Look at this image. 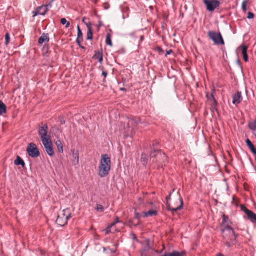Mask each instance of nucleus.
Segmentation results:
<instances>
[{
  "label": "nucleus",
  "instance_id": "nucleus-23",
  "mask_svg": "<svg viewBox=\"0 0 256 256\" xmlns=\"http://www.w3.org/2000/svg\"><path fill=\"white\" fill-rule=\"evenodd\" d=\"M42 142L45 149H47L48 148H49L50 146H51L52 144L50 138L42 140Z\"/></svg>",
  "mask_w": 256,
  "mask_h": 256
},
{
  "label": "nucleus",
  "instance_id": "nucleus-48",
  "mask_svg": "<svg viewBox=\"0 0 256 256\" xmlns=\"http://www.w3.org/2000/svg\"><path fill=\"white\" fill-rule=\"evenodd\" d=\"M172 52V50H170L169 52H168V54H170Z\"/></svg>",
  "mask_w": 256,
  "mask_h": 256
},
{
  "label": "nucleus",
  "instance_id": "nucleus-15",
  "mask_svg": "<svg viewBox=\"0 0 256 256\" xmlns=\"http://www.w3.org/2000/svg\"><path fill=\"white\" fill-rule=\"evenodd\" d=\"M50 41V38L48 34H42V36L38 39V43L42 44L45 42H48Z\"/></svg>",
  "mask_w": 256,
  "mask_h": 256
},
{
  "label": "nucleus",
  "instance_id": "nucleus-17",
  "mask_svg": "<svg viewBox=\"0 0 256 256\" xmlns=\"http://www.w3.org/2000/svg\"><path fill=\"white\" fill-rule=\"evenodd\" d=\"M240 48H242V54L243 56L244 60L246 62H248V57L247 54L248 46L244 45L242 46Z\"/></svg>",
  "mask_w": 256,
  "mask_h": 256
},
{
  "label": "nucleus",
  "instance_id": "nucleus-50",
  "mask_svg": "<svg viewBox=\"0 0 256 256\" xmlns=\"http://www.w3.org/2000/svg\"><path fill=\"white\" fill-rule=\"evenodd\" d=\"M140 39H141L142 40H143V39H144V36H141V38H140Z\"/></svg>",
  "mask_w": 256,
  "mask_h": 256
},
{
  "label": "nucleus",
  "instance_id": "nucleus-6",
  "mask_svg": "<svg viewBox=\"0 0 256 256\" xmlns=\"http://www.w3.org/2000/svg\"><path fill=\"white\" fill-rule=\"evenodd\" d=\"M48 126L46 124L39 127L38 134L43 140L50 138V136L48 134Z\"/></svg>",
  "mask_w": 256,
  "mask_h": 256
},
{
  "label": "nucleus",
  "instance_id": "nucleus-19",
  "mask_svg": "<svg viewBox=\"0 0 256 256\" xmlns=\"http://www.w3.org/2000/svg\"><path fill=\"white\" fill-rule=\"evenodd\" d=\"M162 156H165V154H162L161 152L159 150H154L150 154L151 159L154 158V157L160 158Z\"/></svg>",
  "mask_w": 256,
  "mask_h": 256
},
{
  "label": "nucleus",
  "instance_id": "nucleus-34",
  "mask_svg": "<svg viewBox=\"0 0 256 256\" xmlns=\"http://www.w3.org/2000/svg\"><path fill=\"white\" fill-rule=\"evenodd\" d=\"M60 22L62 24L66 25V28H68L70 26V23L65 18H62Z\"/></svg>",
  "mask_w": 256,
  "mask_h": 256
},
{
  "label": "nucleus",
  "instance_id": "nucleus-18",
  "mask_svg": "<svg viewBox=\"0 0 256 256\" xmlns=\"http://www.w3.org/2000/svg\"><path fill=\"white\" fill-rule=\"evenodd\" d=\"M78 38H76V43L80 44L83 41L82 32L80 30L79 25L78 26Z\"/></svg>",
  "mask_w": 256,
  "mask_h": 256
},
{
  "label": "nucleus",
  "instance_id": "nucleus-24",
  "mask_svg": "<svg viewBox=\"0 0 256 256\" xmlns=\"http://www.w3.org/2000/svg\"><path fill=\"white\" fill-rule=\"evenodd\" d=\"M6 104L2 101H0V116L6 114Z\"/></svg>",
  "mask_w": 256,
  "mask_h": 256
},
{
  "label": "nucleus",
  "instance_id": "nucleus-7",
  "mask_svg": "<svg viewBox=\"0 0 256 256\" xmlns=\"http://www.w3.org/2000/svg\"><path fill=\"white\" fill-rule=\"evenodd\" d=\"M232 222L230 220L228 217L226 216L225 214L222 215V226L224 227L222 232L223 233L227 232H229L230 230H232L231 228Z\"/></svg>",
  "mask_w": 256,
  "mask_h": 256
},
{
  "label": "nucleus",
  "instance_id": "nucleus-41",
  "mask_svg": "<svg viewBox=\"0 0 256 256\" xmlns=\"http://www.w3.org/2000/svg\"><path fill=\"white\" fill-rule=\"evenodd\" d=\"M254 17V14L250 12H249L248 13V19H252V18H253Z\"/></svg>",
  "mask_w": 256,
  "mask_h": 256
},
{
  "label": "nucleus",
  "instance_id": "nucleus-42",
  "mask_svg": "<svg viewBox=\"0 0 256 256\" xmlns=\"http://www.w3.org/2000/svg\"><path fill=\"white\" fill-rule=\"evenodd\" d=\"M60 123L61 124H65V120H64V119L63 118H60Z\"/></svg>",
  "mask_w": 256,
  "mask_h": 256
},
{
  "label": "nucleus",
  "instance_id": "nucleus-11",
  "mask_svg": "<svg viewBox=\"0 0 256 256\" xmlns=\"http://www.w3.org/2000/svg\"><path fill=\"white\" fill-rule=\"evenodd\" d=\"M232 99L233 104L236 105L240 104L242 100V92H237L233 96Z\"/></svg>",
  "mask_w": 256,
  "mask_h": 256
},
{
  "label": "nucleus",
  "instance_id": "nucleus-43",
  "mask_svg": "<svg viewBox=\"0 0 256 256\" xmlns=\"http://www.w3.org/2000/svg\"><path fill=\"white\" fill-rule=\"evenodd\" d=\"M135 218L137 219L138 220H140V214L138 212L135 213Z\"/></svg>",
  "mask_w": 256,
  "mask_h": 256
},
{
  "label": "nucleus",
  "instance_id": "nucleus-37",
  "mask_svg": "<svg viewBox=\"0 0 256 256\" xmlns=\"http://www.w3.org/2000/svg\"><path fill=\"white\" fill-rule=\"evenodd\" d=\"M116 224L115 222H113L112 224L110 226H108L106 230V234H108L109 233L111 232L110 228L113 226H114Z\"/></svg>",
  "mask_w": 256,
  "mask_h": 256
},
{
  "label": "nucleus",
  "instance_id": "nucleus-2",
  "mask_svg": "<svg viewBox=\"0 0 256 256\" xmlns=\"http://www.w3.org/2000/svg\"><path fill=\"white\" fill-rule=\"evenodd\" d=\"M223 234L226 244L228 247L232 248L236 244V238L233 230L229 229V232Z\"/></svg>",
  "mask_w": 256,
  "mask_h": 256
},
{
  "label": "nucleus",
  "instance_id": "nucleus-39",
  "mask_svg": "<svg viewBox=\"0 0 256 256\" xmlns=\"http://www.w3.org/2000/svg\"><path fill=\"white\" fill-rule=\"evenodd\" d=\"M5 38H6V44L7 46L10 42V36L8 33H6L5 36Z\"/></svg>",
  "mask_w": 256,
  "mask_h": 256
},
{
  "label": "nucleus",
  "instance_id": "nucleus-25",
  "mask_svg": "<svg viewBox=\"0 0 256 256\" xmlns=\"http://www.w3.org/2000/svg\"><path fill=\"white\" fill-rule=\"evenodd\" d=\"M14 164L16 166L21 165L23 168L25 166L24 161L19 156H18L16 160H15Z\"/></svg>",
  "mask_w": 256,
  "mask_h": 256
},
{
  "label": "nucleus",
  "instance_id": "nucleus-4",
  "mask_svg": "<svg viewBox=\"0 0 256 256\" xmlns=\"http://www.w3.org/2000/svg\"><path fill=\"white\" fill-rule=\"evenodd\" d=\"M26 151L32 158H37L40 156L39 150L34 143L32 142L28 145Z\"/></svg>",
  "mask_w": 256,
  "mask_h": 256
},
{
  "label": "nucleus",
  "instance_id": "nucleus-26",
  "mask_svg": "<svg viewBox=\"0 0 256 256\" xmlns=\"http://www.w3.org/2000/svg\"><path fill=\"white\" fill-rule=\"evenodd\" d=\"M214 93H215V90H212V94L210 95H208V94L206 95V98L208 100L211 101L212 102H214V104H216V100L214 97Z\"/></svg>",
  "mask_w": 256,
  "mask_h": 256
},
{
  "label": "nucleus",
  "instance_id": "nucleus-21",
  "mask_svg": "<svg viewBox=\"0 0 256 256\" xmlns=\"http://www.w3.org/2000/svg\"><path fill=\"white\" fill-rule=\"evenodd\" d=\"M158 212L156 210H150L147 212L143 213L144 217H149L153 216H157Z\"/></svg>",
  "mask_w": 256,
  "mask_h": 256
},
{
  "label": "nucleus",
  "instance_id": "nucleus-52",
  "mask_svg": "<svg viewBox=\"0 0 256 256\" xmlns=\"http://www.w3.org/2000/svg\"><path fill=\"white\" fill-rule=\"evenodd\" d=\"M116 222H115V223H116H116H117V222H118V220H116Z\"/></svg>",
  "mask_w": 256,
  "mask_h": 256
},
{
  "label": "nucleus",
  "instance_id": "nucleus-45",
  "mask_svg": "<svg viewBox=\"0 0 256 256\" xmlns=\"http://www.w3.org/2000/svg\"><path fill=\"white\" fill-rule=\"evenodd\" d=\"M78 46H79L80 48H82V49H85V48L81 44V43H80V44H78Z\"/></svg>",
  "mask_w": 256,
  "mask_h": 256
},
{
  "label": "nucleus",
  "instance_id": "nucleus-40",
  "mask_svg": "<svg viewBox=\"0 0 256 256\" xmlns=\"http://www.w3.org/2000/svg\"><path fill=\"white\" fill-rule=\"evenodd\" d=\"M242 10L244 12H246L247 9H246V1H244L243 2L242 4Z\"/></svg>",
  "mask_w": 256,
  "mask_h": 256
},
{
  "label": "nucleus",
  "instance_id": "nucleus-54",
  "mask_svg": "<svg viewBox=\"0 0 256 256\" xmlns=\"http://www.w3.org/2000/svg\"><path fill=\"white\" fill-rule=\"evenodd\" d=\"M152 162H156V161H154V160H152Z\"/></svg>",
  "mask_w": 256,
  "mask_h": 256
},
{
  "label": "nucleus",
  "instance_id": "nucleus-28",
  "mask_svg": "<svg viewBox=\"0 0 256 256\" xmlns=\"http://www.w3.org/2000/svg\"><path fill=\"white\" fill-rule=\"evenodd\" d=\"M88 31L87 34V39L88 40H92V31L90 26H90L88 25Z\"/></svg>",
  "mask_w": 256,
  "mask_h": 256
},
{
  "label": "nucleus",
  "instance_id": "nucleus-16",
  "mask_svg": "<svg viewBox=\"0 0 256 256\" xmlns=\"http://www.w3.org/2000/svg\"><path fill=\"white\" fill-rule=\"evenodd\" d=\"M59 216H61L62 217L65 218L66 220H68L72 218V213L70 212L69 208H66L64 210L62 211V214Z\"/></svg>",
  "mask_w": 256,
  "mask_h": 256
},
{
  "label": "nucleus",
  "instance_id": "nucleus-53",
  "mask_svg": "<svg viewBox=\"0 0 256 256\" xmlns=\"http://www.w3.org/2000/svg\"><path fill=\"white\" fill-rule=\"evenodd\" d=\"M140 201H142V199L140 198H139Z\"/></svg>",
  "mask_w": 256,
  "mask_h": 256
},
{
  "label": "nucleus",
  "instance_id": "nucleus-3",
  "mask_svg": "<svg viewBox=\"0 0 256 256\" xmlns=\"http://www.w3.org/2000/svg\"><path fill=\"white\" fill-rule=\"evenodd\" d=\"M210 38L214 42L216 45H224V42L222 36L220 32H216L214 31H210L208 32Z\"/></svg>",
  "mask_w": 256,
  "mask_h": 256
},
{
  "label": "nucleus",
  "instance_id": "nucleus-9",
  "mask_svg": "<svg viewBox=\"0 0 256 256\" xmlns=\"http://www.w3.org/2000/svg\"><path fill=\"white\" fill-rule=\"evenodd\" d=\"M72 164L74 166H77L80 162V153L78 150H75L74 149L72 150Z\"/></svg>",
  "mask_w": 256,
  "mask_h": 256
},
{
  "label": "nucleus",
  "instance_id": "nucleus-27",
  "mask_svg": "<svg viewBox=\"0 0 256 256\" xmlns=\"http://www.w3.org/2000/svg\"><path fill=\"white\" fill-rule=\"evenodd\" d=\"M46 151L48 156L51 157H52L54 155V152L52 144L51 146H50L49 148H48L47 149H46Z\"/></svg>",
  "mask_w": 256,
  "mask_h": 256
},
{
  "label": "nucleus",
  "instance_id": "nucleus-49",
  "mask_svg": "<svg viewBox=\"0 0 256 256\" xmlns=\"http://www.w3.org/2000/svg\"><path fill=\"white\" fill-rule=\"evenodd\" d=\"M55 0H52L50 2V3L49 5H51V4Z\"/></svg>",
  "mask_w": 256,
  "mask_h": 256
},
{
  "label": "nucleus",
  "instance_id": "nucleus-20",
  "mask_svg": "<svg viewBox=\"0 0 256 256\" xmlns=\"http://www.w3.org/2000/svg\"><path fill=\"white\" fill-rule=\"evenodd\" d=\"M246 144H247V146L250 148L253 154L256 156V149L255 148L254 144H252L251 141L249 139H247L246 140Z\"/></svg>",
  "mask_w": 256,
  "mask_h": 256
},
{
  "label": "nucleus",
  "instance_id": "nucleus-55",
  "mask_svg": "<svg viewBox=\"0 0 256 256\" xmlns=\"http://www.w3.org/2000/svg\"><path fill=\"white\" fill-rule=\"evenodd\" d=\"M255 136H256V135H254Z\"/></svg>",
  "mask_w": 256,
  "mask_h": 256
},
{
  "label": "nucleus",
  "instance_id": "nucleus-1",
  "mask_svg": "<svg viewBox=\"0 0 256 256\" xmlns=\"http://www.w3.org/2000/svg\"><path fill=\"white\" fill-rule=\"evenodd\" d=\"M111 168V160L108 154L102 156V158L98 166V175L102 178L108 175Z\"/></svg>",
  "mask_w": 256,
  "mask_h": 256
},
{
  "label": "nucleus",
  "instance_id": "nucleus-38",
  "mask_svg": "<svg viewBox=\"0 0 256 256\" xmlns=\"http://www.w3.org/2000/svg\"><path fill=\"white\" fill-rule=\"evenodd\" d=\"M104 252L108 251V252H110V253H111V254H114V253L116 252V249L115 248L114 250H112V249L110 248H104Z\"/></svg>",
  "mask_w": 256,
  "mask_h": 256
},
{
  "label": "nucleus",
  "instance_id": "nucleus-5",
  "mask_svg": "<svg viewBox=\"0 0 256 256\" xmlns=\"http://www.w3.org/2000/svg\"><path fill=\"white\" fill-rule=\"evenodd\" d=\"M204 2L206 6L207 10L213 12L220 6V2L216 0H204Z\"/></svg>",
  "mask_w": 256,
  "mask_h": 256
},
{
  "label": "nucleus",
  "instance_id": "nucleus-46",
  "mask_svg": "<svg viewBox=\"0 0 256 256\" xmlns=\"http://www.w3.org/2000/svg\"><path fill=\"white\" fill-rule=\"evenodd\" d=\"M150 204V205H151V206H154V203L152 202H148L147 204Z\"/></svg>",
  "mask_w": 256,
  "mask_h": 256
},
{
  "label": "nucleus",
  "instance_id": "nucleus-35",
  "mask_svg": "<svg viewBox=\"0 0 256 256\" xmlns=\"http://www.w3.org/2000/svg\"><path fill=\"white\" fill-rule=\"evenodd\" d=\"M216 106H217V102H216V104H214V102L212 103L210 110L212 112H215V111H217Z\"/></svg>",
  "mask_w": 256,
  "mask_h": 256
},
{
  "label": "nucleus",
  "instance_id": "nucleus-44",
  "mask_svg": "<svg viewBox=\"0 0 256 256\" xmlns=\"http://www.w3.org/2000/svg\"><path fill=\"white\" fill-rule=\"evenodd\" d=\"M102 75L104 76V78H106L108 74L106 72H105L104 71L102 72Z\"/></svg>",
  "mask_w": 256,
  "mask_h": 256
},
{
  "label": "nucleus",
  "instance_id": "nucleus-33",
  "mask_svg": "<svg viewBox=\"0 0 256 256\" xmlns=\"http://www.w3.org/2000/svg\"><path fill=\"white\" fill-rule=\"evenodd\" d=\"M106 43L108 46H112L111 35L109 34H107L106 36Z\"/></svg>",
  "mask_w": 256,
  "mask_h": 256
},
{
  "label": "nucleus",
  "instance_id": "nucleus-8",
  "mask_svg": "<svg viewBox=\"0 0 256 256\" xmlns=\"http://www.w3.org/2000/svg\"><path fill=\"white\" fill-rule=\"evenodd\" d=\"M170 195H171V194H170L168 196L166 197V199L167 202H168V200L170 199ZM179 200H180V206H178V207H176L174 208H172L170 206V204L168 203V202H167V204H166V205L168 210L169 211H171L172 213H174V212H176L178 210H181L184 204H183V202H182V198L180 197L179 198Z\"/></svg>",
  "mask_w": 256,
  "mask_h": 256
},
{
  "label": "nucleus",
  "instance_id": "nucleus-47",
  "mask_svg": "<svg viewBox=\"0 0 256 256\" xmlns=\"http://www.w3.org/2000/svg\"><path fill=\"white\" fill-rule=\"evenodd\" d=\"M138 225H139V222H138V223H136V224H134V226L135 227H136V226H138Z\"/></svg>",
  "mask_w": 256,
  "mask_h": 256
},
{
  "label": "nucleus",
  "instance_id": "nucleus-30",
  "mask_svg": "<svg viewBox=\"0 0 256 256\" xmlns=\"http://www.w3.org/2000/svg\"><path fill=\"white\" fill-rule=\"evenodd\" d=\"M140 160L143 165L146 166L148 162V158L146 154H142Z\"/></svg>",
  "mask_w": 256,
  "mask_h": 256
},
{
  "label": "nucleus",
  "instance_id": "nucleus-14",
  "mask_svg": "<svg viewBox=\"0 0 256 256\" xmlns=\"http://www.w3.org/2000/svg\"><path fill=\"white\" fill-rule=\"evenodd\" d=\"M92 58L97 59L100 64H102L103 61L102 50H99L98 52H96V54Z\"/></svg>",
  "mask_w": 256,
  "mask_h": 256
},
{
  "label": "nucleus",
  "instance_id": "nucleus-31",
  "mask_svg": "<svg viewBox=\"0 0 256 256\" xmlns=\"http://www.w3.org/2000/svg\"><path fill=\"white\" fill-rule=\"evenodd\" d=\"M140 122L139 118H132L128 121L129 124L134 125V126H136Z\"/></svg>",
  "mask_w": 256,
  "mask_h": 256
},
{
  "label": "nucleus",
  "instance_id": "nucleus-22",
  "mask_svg": "<svg viewBox=\"0 0 256 256\" xmlns=\"http://www.w3.org/2000/svg\"><path fill=\"white\" fill-rule=\"evenodd\" d=\"M248 127L252 131L254 135H256V122L255 121L250 122L248 124Z\"/></svg>",
  "mask_w": 256,
  "mask_h": 256
},
{
  "label": "nucleus",
  "instance_id": "nucleus-29",
  "mask_svg": "<svg viewBox=\"0 0 256 256\" xmlns=\"http://www.w3.org/2000/svg\"><path fill=\"white\" fill-rule=\"evenodd\" d=\"M56 146H57L58 149L59 151V152L62 153L64 152L63 150V144L60 140H58L56 142Z\"/></svg>",
  "mask_w": 256,
  "mask_h": 256
},
{
  "label": "nucleus",
  "instance_id": "nucleus-12",
  "mask_svg": "<svg viewBox=\"0 0 256 256\" xmlns=\"http://www.w3.org/2000/svg\"><path fill=\"white\" fill-rule=\"evenodd\" d=\"M48 6H42L38 7V8L37 9V10L36 12V15H37V14H40V15H42V16L45 15L48 11Z\"/></svg>",
  "mask_w": 256,
  "mask_h": 256
},
{
  "label": "nucleus",
  "instance_id": "nucleus-51",
  "mask_svg": "<svg viewBox=\"0 0 256 256\" xmlns=\"http://www.w3.org/2000/svg\"><path fill=\"white\" fill-rule=\"evenodd\" d=\"M134 35V33H132V34H130V36H133Z\"/></svg>",
  "mask_w": 256,
  "mask_h": 256
},
{
  "label": "nucleus",
  "instance_id": "nucleus-36",
  "mask_svg": "<svg viewBox=\"0 0 256 256\" xmlns=\"http://www.w3.org/2000/svg\"><path fill=\"white\" fill-rule=\"evenodd\" d=\"M96 210L98 212H104V208L102 205L96 204Z\"/></svg>",
  "mask_w": 256,
  "mask_h": 256
},
{
  "label": "nucleus",
  "instance_id": "nucleus-13",
  "mask_svg": "<svg viewBox=\"0 0 256 256\" xmlns=\"http://www.w3.org/2000/svg\"><path fill=\"white\" fill-rule=\"evenodd\" d=\"M68 220L65 218L62 217L61 216H58L56 223L60 226H64L67 224Z\"/></svg>",
  "mask_w": 256,
  "mask_h": 256
},
{
  "label": "nucleus",
  "instance_id": "nucleus-10",
  "mask_svg": "<svg viewBox=\"0 0 256 256\" xmlns=\"http://www.w3.org/2000/svg\"><path fill=\"white\" fill-rule=\"evenodd\" d=\"M244 212L246 214L248 218L252 223L256 222V214L252 211L245 208L244 210Z\"/></svg>",
  "mask_w": 256,
  "mask_h": 256
},
{
  "label": "nucleus",
  "instance_id": "nucleus-32",
  "mask_svg": "<svg viewBox=\"0 0 256 256\" xmlns=\"http://www.w3.org/2000/svg\"><path fill=\"white\" fill-rule=\"evenodd\" d=\"M169 256H184L185 254V252H178L177 251H174L172 253L168 254Z\"/></svg>",
  "mask_w": 256,
  "mask_h": 256
}]
</instances>
